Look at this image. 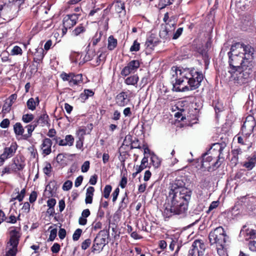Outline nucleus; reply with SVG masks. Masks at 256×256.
Returning <instances> with one entry per match:
<instances>
[{"label": "nucleus", "mask_w": 256, "mask_h": 256, "mask_svg": "<svg viewBox=\"0 0 256 256\" xmlns=\"http://www.w3.org/2000/svg\"><path fill=\"white\" fill-rule=\"evenodd\" d=\"M183 186L181 180H176L172 185L167 197V203L164 205V216L170 218L174 214H182L187 211L192 191Z\"/></svg>", "instance_id": "nucleus-1"}, {"label": "nucleus", "mask_w": 256, "mask_h": 256, "mask_svg": "<svg viewBox=\"0 0 256 256\" xmlns=\"http://www.w3.org/2000/svg\"><path fill=\"white\" fill-rule=\"evenodd\" d=\"M172 76L175 80L173 90L176 92H186L198 88L204 80V75L194 68L180 69L178 67L172 68Z\"/></svg>", "instance_id": "nucleus-2"}, {"label": "nucleus", "mask_w": 256, "mask_h": 256, "mask_svg": "<svg viewBox=\"0 0 256 256\" xmlns=\"http://www.w3.org/2000/svg\"><path fill=\"white\" fill-rule=\"evenodd\" d=\"M228 238L226 231L222 226H218L210 232L208 240L210 246L216 247L218 254L220 256L226 254V242Z\"/></svg>", "instance_id": "nucleus-3"}, {"label": "nucleus", "mask_w": 256, "mask_h": 256, "mask_svg": "<svg viewBox=\"0 0 256 256\" xmlns=\"http://www.w3.org/2000/svg\"><path fill=\"white\" fill-rule=\"evenodd\" d=\"M240 45L232 44L230 51L228 52L229 70L230 74L235 73L245 67H250L248 61H246L242 52H240L238 49L240 48Z\"/></svg>", "instance_id": "nucleus-4"}, {"label": "nucleus", "mask_w": 256, "mask_h": 256, "mask_svg": "<svg viewBox=\"0 0 256 256\" xmlns=\"http://www.w3.org/2000/svg\"><path fill=\"white\" fill-rule=\"evenodd\" d=\"M252 67H245L240 70H237L235 73L230 74L234 82L242 86L248 82L250 74L252 72Z\"/></svg>", "instance_id": "nucleus-5"}, {"label": "nucleus", "mask_w": 256, "mask_h": 256, "mask_svg": "<svg viewBox=\"0 0 256 256\" xmlns=\"http://www.w3.org/2000/svg\"><path fill=\"white\" fill-rule=\"evenodd\" d=\"M10 240L7 243V248L8 250L6 256H16L20 235L18 231L14 228L10 232Z\"/></svg>", "instance_id": "nucleus-6"}, {"label": "nucleus", "mask_w": 256, "mask_h": 256, "mask_svg": "<svg viewBox=\"0 0 256 256\" xmlns=\"http://www.w3.org/2000/svg\"><path fill=\"white\" fill-rule=\"evenodd\" d=\"M109 237V232L108 230H103L99 232L96 236L94 240V244L92 247V252L99 250L98 248L99 246L102 245V248L108 242L106 240Z\"/></svg>", "instance_id": "nucleus-7"}, {"label": "nucleus", "mask_w": 256, "mask_h": 256, "mask_svg": "<svg viewBox=\"0 0 256 256\" xmlns=\"http://www.w3.org/2000/svg\"><path fill=\"white\" fill-rule=\"evenodd\" d=\"M235 45L239 44L240 52H242L244 54V58L246 61H248L250 67H252V62L254 58V49L249 44H244L236 42L234 44Z\"/></svg>", "instance_id": "nucleus-8"}, {"label": "nucleus", "mask_w": 256, "mask_h": 256, "mask_svg": "<svg viewBox=\"0 0 256 256\" xmlns=\"http://www.w3.org/2000/svg\"><path fill=\"white\" fill-rule=\"evenodd\" d=\"M226 146V144L224 142L222 143H215L212 144L209 152H211L214 150H218V159L217 160L212 164L213 170H216L221 165L222 162L220 160L221 158H224L222 155V152Z\"/></svg>", "instance_id": "nucleus-9"}, {"label": "nucleus", "mask_w": 256, "mask_h": 256, "mask_svg": "<svg viewBox=\"0 0 256 256\" xmlns=\"http://www.w3.org/2000/svg\"><path fill=\"white\" fill-rule=\"evenodd\" d=\"M206 246L202 240H195L188 251V256H202Z\"/></svg>", "instance_id": "nucleus-10"}, {"label": "nucleus", "mask_w": 256, "mask_h": 256, "mask_svg": "<svg viewBox=\"0 0 256 256\" xmlns=\"http://www.w3.org/2000/svg\"><path fill=\"white\" fill-rule=\"evenodd\" d=\"M80 14H72L66 16L63 19V26L70 29L77 22Z\"/></svg>", "instance_id": "nucleus-11"}, {"label": "nucleus", "mask_w": 256, "mask_h": 256, "mask_svg": "<svg viewBox=\"0 0 256 256\" xmlns=\"http://www.w3.org/2000/svg\"><path fill=\"white\" fill-rule=\"evenodd\" d=\"M256 126V122L252 116H248L244 122L242 130L243 132H247V133L251 134L254 130Z\"/></svg>", "instance_id": "nucleus-12"}, {"label": "nucleus", "mask_w": 256, "mask_h": 256, "mask_svg": "<svg viewBox=\"0 0 256 256\" xmlns=\"http://www.w3.org/2000/svg\"><path fill=\"white\" fill-rule=\"evenodd\" d=\"M130 101V99L126 92H122L116 97V104L119 106L124 107L126 106Z\"/></svg>", "instance_id": "nucleus-13"}, {"label": "nucleus", "mask_w": 256, "mask_h": 256, "mask_svg": "<svg viewBox=\"0 0 256 256\" xmlns=\"http://www.w3.org/2000/svg\"><path fill=\"white\" fill-rule=\"evenodd\" d=\"M211 154L210 152H206L202 156V160L201 162L202 166L204 168H208V171L213 170V166H210V162L212 161L213 160V157L212 156H210L209 154Z\"/></svg>", "instance_id": "nucleus-14"}, {"label": "nucleus", "mask_w": 256, "mask_h": 256, "mask_svg": "<svg viewBox=\"0 0 256 256\" xmlns=\"http://www.w3.org/2000/svg\"><path fill=\"white\" fill-rule=\"evenodd\" d=\"M18 148V145L16 142H12L10 146L6 147L3 153L1 154L4 158L6 160L12 157L15 154Z\"/></svg>", "instance_id": "nucleus-15"}, {"label": "nucleus", "mask_w": 256, "mask_h": 256, "mask_svg": "<svg viewBox=\"0 0 256 256\" xmlns=\"http://www.w3.org/2000/svg\"><path fill=\"white\" fill-rule=\"evenodd\" d=\"M52 140L48 138H45L41 145V148L42 150V153L46 155H48L50 154L52 152Z\"/></svg>", "instance_id": "nucleus-16"}, {"label": "nucleus", "mask_w": 256, "mask_h": 256, "mask_svg": "<svg viewBox=\"0 0 256 256\" xmlns=\"http://www.w3.org/2000/svg\"><path fill=\"white\" fill-rule=\"evenodd\" d=\"M255 234V231L254 230L246 228V226H244L240 232V236L244 237L246 240H248L254 237Z\"/></svg>", "instance_id": "nucleus-17"}, {"label": "nucleus", "mask_w": 256, "mask_h": 256, "mask_svg": "<svg viewBox=\"0 0 256 256\" xmlns=\"http://www.w3.org/2000/svg\"><path fill=\"white\" fill-rule=\"evenodd\" d=\"M14 162L12 164L11 166L15 169L14 172L18 170H22L25 166L24 162L22 158H14Z\"/></svg>", "instance_id": "nucleus-18"}, {"label": "nucleus", "mask_w": 256, "mask_h": 256, "mask_svg": "<svg viewBox=\"0 0 256 256\" xmlns=\"http://www.w3.org/2000/svg\"><path fill=\"white\" fill-rule=\"evenodd\" d=\"M74 138L70 134L66 135L64 139L60 140L59 146H72L74 142Z\"/></svg>", "instance_id": "nucleus-19"}, {"label": "nucleus", "mask_w": 256, "mask_h": 256, "mask_svg": "<svg viewBox=\"0 0 256 256\" xmlns=\"http://www.w3.org/2000/svg\"><path fill=\"white\" fill-rule=\"evenodd\" d=\"M94 192V188L93 186H89L86 192L85 202L86 204H91L92 202V198Z\"/></svg>", "instance_id": "nucleus-20"}, {"label": "nucleus", "mask_w": 256, "mask_h": 256, "mask_svg": "<svg viewBox=\"0 0 256 256\" xmlns=\"http://www.w3.org/2000/svg\"><path fill=\"white\" fill-rule=\"evenodd\" d=\"M158 43V41L152 36H150L148 38L145 46L146 48L150 50H152L155 46H156Z\"/></svg>", "instance_id": "nucleus-21"}, {"label": "nucleus", "mask_w": 256, "mask_h": 256, "mask_svg": "<svg viewBox=\"0 0 256 256\" xmlns=\"http://www.w3.org/2000/svg\"><path fill=\"white\" fill-rule=\"evenodd\" d=\"M48 115L46 114H43L39 117L36 124H37V125L40 124L42 126H50V124L48 122Z\"/></svg>", "instance_id": "nucleus-22"}, {"label": "nucleus", "mask_w": 256, "mask_h": 256, "mask_svg": "<svg viewBox=\"0 0 256 256\" xmlns=\"http://www.w3.org/2000/svg\"><path fill=\"white\" fill-rule=\"evenodd\" d=\"M128 140L130 142V148L131 149L133 148H138L140 149L141 146L139 144V140L138 139L135 138L134 140H132V136L130 135H128L126 136L124 142H126V140Z\"/></svg>", "instance_id": "nucleus-23"}, {"label": "nucleus", "mask_w": 256, "mask_h": 256, "mask_svg": "<svg viewBox=\"0 0 256 256\" xmlns=\"http://www.w3.org/2000/svg\"><path fill=\"white\" fill-rule=\"evenodd\" d=\"M14 130L18 136H22L24 132V128L20 122H16L14 125Z\"/></svg>", "instance_id": "nucleus-24"}, {"label": "nucleus", "mask_w": 256, "mask_h": 256, "mask_svg": "<svg viewBox=\"0 0 256 256\" xmlns=\"http://www.w3.org/2000/svg\"><path fill=\"white\" fill-rule=\"evenodd\" d=\"M138 80V77L137 75H133L127 78L125 80V83L128 85L135 86Z\"/></svg>", "instance_id": "nucleus-25"}, {"label": "nucleus", "mask_w": 256, "mask_h": 256, "mask_svg": "<svg viewBox=\"0 0 256 256\" xmlns=\"http://www.w3.org/2000/svg\"><path fill=\"white\" fill-rule=\"evenodd\" d=\"M117 46V40L114 38L112 36H110L108 38V48L109 50H113Z\"/></svg>", "instance_id": "nucleus-26"}, {"label": "nucleus", "mask_w": 256, "mask_h": 256, "mask_svg": "<svg viewBox=\"0 0 256 256\" xmlns=\"http://www.w3.org/2000/svg\"><path fill=\"white\" fill-rule=\"evenodd\" d=\"M115 10L118 13H120L122 10L125 12L124 4L120 1H116L114 3Z\"/></svg>", "instance_id": "nucleus-27"}, {"label": "nucleus", "mask_w": 256, "mask_h": 256, "mask_svg": "<svg viewBox=\"0 0 256 256\" xmlns=\"http://www.w3.org/2000/svg\"><path fill=\"white\" fill-rule=\"evenodd\" d=\"M127 66L132 72L136 71L139 68L140 62L138 60H132L128 64Z\"/></svg>", "instance_id": "nucleus-28"}, {"label": "nucleus", "mask_w": 256, "mask_h": 256, "mask_svg": "<svg viewBox=\"0 0 256 256\" xmlns=\"http://www.w3.org/2000/svg\"><path fill=\"white\" fill-rule=\"evenodd\" d=\"M128 202V192H126L124 196L122 198L121 202L119 204V210H122L126 208L127 206V204Z\"/></svg>", "instance_id": "nucleus-29"}, {"label": "nucleus", "mask_w": 256, "mask_h": 256, "mask_svg": "<svg viewBox=\"0 0 256 256\" xmlns=\"http://www.w3.org/2000/svg\"><path fill=\"white\" fill-rule=\"evenodd\" d=\"M86 31V28L83 24H79L74 30H72V34L74 36H78Z\"/></svg>", "instance_id": "nucleus-30"}, {"label": "nucleus", "mask_w": 256, "mask_h": 256, "mask_svg": "<svg viewBox=\"0 0 256 256\" xmlns=\"http://www.w3.org/2000/svg\"><path fill=\"white\" fill-rule=\"evenodd\" d=\"M12 105L10 102H8V100H6L2 110V117H4L6 114L9 112L11 110Z\"/></svg>", "instance_id": "nucleus-31"}, {"label": "nucleus", "mask_w": 256, "mask_h": 256, "mask_svg": "<svg viewBox=\"0 0 256 256\" xmlns=\"http://www.w3.org/2000/svg\"><path fill=\"white\" fill-rule=\"evenodd\" d=\"M256 156L250 158L248 162H246L244 166L248 170H252L255 166Z\"/></svg>", "instance_id": "nucleus-32"}, {"label": "nucleus", "mask_w": 256, "mask_h": 256, "mask_svg": "<svg viewBox=\"0 0 256 256\" xmlns=\"http://www.w3.org/2000/svg\"><path fill=\"white\" fill-rule=\"evenodd\" d=\"M150 159L151 162L155 168H158L160 166V160L156 155L154 154H152Z\"/></svg>", "instance_id": "nucleus-33"}, {"label": "nucleus", "mask_w": 256, "mask_h": 256, "mask_svg": "<svg viewBox=\"0 0 256 256\" xmlns=\"http://www.w3.org/2000/svg\"><path fill=\"white\" fill-rule=\"evenodd\" d=\"M26 105L28 108L32 110H34L36 108V106H37L35 102L34 99L32 98L28 99V100L27 101Z\"/></svg>", "instance_id": "nucleus-34"}, {"label": "nucleus", "mask_w": 256, "mask_h": 256, "mask_svg": "<svg viewBox=\"0 0 256 256\" xmlns=\"http://www.w3.org/2000/svg\"><path fill=\"white\" fill-rule=\"evenodd\" d=\"M94 94V92L92 90H85L83 93L80 94V98L84 100H87L88 97L92 96Z\"/></svg>", "instance_id": "nucleus-35"}, {"label": "nucleus", "mask_w": 256, "mask_h": 256, "mask_svg": "<svg viewBox=\"0 0 256 256\" xmlns=\"http://www.w3.org/2000/svg\"><path fill=\"white\" fill-rule=\"evenodd\" d=\"M37 124H28L26 128H28V134H24V136L25 138H28L32 136V132L34 130V128L36 127Z\"/></svg>", "instance_id": "nucleus-36"}, {"label": "nucleus", "mask_w": 256, "mask_h": 256, "mask_svg": "<svg viewBox=\"0 0 256 256\" xmlns=\"http://www.w3.org/2000/svg\"><path fill=\"white\" fill-rule=\"evenodd\" d=\"M112 187L110 185H106L104 189L102 192L103 196L106 198H108L110 197V194L112 192Z\"/></svg>", "instance_id": "nucleus-37"}, {"label": "nucleus", "mask_w": 256, "mask_h": 256, "mask_svg": "<svg viewBox=\"0 0 256 256\" xmlns=\"http://www.w3.org/2000/svg\"><path fill=\"white\" fill-rule=\"evenodd\" d=\"M52 170V166L50 162H46L44 167L43 168V172L46 176H50Z\"/></svg>", "instance_id": "nucleus-38"}, {"label": "nucleus", "mask_w": 256, "mask_h": 256, "mask_svg": "<svg viewBox=\"0 0 256 256\" xmlns=\"http://www.w3.org/2000/svg\"><path fill=\"white\" fill-rule=\"evenodd\" d=\"M73 76V73L66 74L64 72H62L60 77L64 81H68V82L70 80V78Z\"/></svg>", "instance_id": "nucleus-39"}, {"label": "nucleus", "mask_w": 256, "mask_h": 256, "mask_svg": "<svg viewBox=\"0 0 256 256\" xmlns=\"http://www.w3.org/2000/svg\"><path fill=\"white\" fill-rule=\"evenodd\" d=\"M102 36V33L100 32L98 34L96 33L92 40V44L94 46H96L100 41Z\"/></svg>", "instance_id": "nucleus-40"}, {"label": "nucleus", "mask_w": 256, "mask_h": 256, "mask_svg": "<svg viewBox=\"0 0 256 256\" xmlns=\"http://www.w3.org/2000/svg\"><path fill=\"white\" fill-rule=\"evenodd\" d=\"M34 116L32 114H26L22 116V120L26 123H28L33 120Z\"/></svg>", "instance_id": "nucleus-41"}, {"label": "nucleus", "mask_w": 256, "mask_h": 256, "mask_svg": "<svg viewBox=\"0 0 256 256\" xmlns=\"http://www.w3.org/2000/svg\"><path fill=\"white\" fill-rule=\"evenodd\" d=\"M82 230L81 229H80V228L76 229L72 235L73 240L74 241L78 240L80 238L82 234Z\"/></svg>", "instance_id": "nucleus-42"}, {"label": "nucleus", "mask_w": 256, "mask_h": 256, "mask_svg": "<svg viewBox=\"0 0 256 256\" xmlns=\"http://www.w3.org/2000/svg\"><path fill=\"white\" fill-rule=\"evenodd\" d=\"M169 30L165 27L160 32V36L162 38L166 39L168 37Z\"/></svg>", "instance_id": "nucleus-43"}, {"label": "nucleus", "mask_w": 256, "mask_h": 256, "mask_svg": "<svg viewBox=\"0 0 256 256\" xmlns=\"http://www.w3.org/2000/svg\"><path fill=\"white\" fill-rule=\"evenodd\" d=\"M15 169L12 168L11 166H6L2 172V176H3L5 174H11L14 172Z\"/></svg>", "instance_id": "nucleus-44"}, {"label": "nucleus", "mask_w": 256, "mask_h": 256, "mask_svg": "<svg viewBox=\"0 0 256 256\" xmlns=\"http://www.w3.org/2000/svg\"><path fill=\"white\" fill-rule=\"evenodd\" d=\"M140 44L136 40H134L132 45L130 48V52H138L140 50Z\"/></svg>", "instance_id": "nucleus-45"}, {"label": "nucleus", "mask_w": 256, "mask_h": 256, "mask_svg": "<svg viewBox=\"0 0 256 256\" xmlns=\"http://www.w3.org/2000/svg\"><path fill=\"white\" fill-rule=\"evenodd\" d=\"M26 194V190L25 188H23L21 190L20 194H18V196L14 198V200H18L19 202H21L22 200L24 198V197Z\"/></svg>", "instance_id": "nucleus-46"}, {"label": "nucleus", "mask_w": 256, "mask_h": 256, "mask_svg": "<svg viewBox=\"0 0 256 256\" xmlns=\"http://www.w3.org/2000/svg\"><path fill=\"white\" fill-rule=\"evenodd\" d=\"M57 230L56 228L52 229L50 232V234L48 239V241H53L56 236Z\"/></svg>", "instance_id": "nucleus-47"}, {"label": "nucleus", "mask_w": 256, "mask_h": 256, "mask_svg": "<svg viewBox=\"0 0 256 256\" xmlns=\"http://www.w3.org/2000/svg\"><path fill=\"white\" fill-rule=\"evenodd\" d=\"M72 186V182L70 180L66 181L62 186V189L64 190H70Z\"/></svg>", "instance_id": "nucleus-48"}, {"label": "nucleus", "mask_w": 256, "mask_h": 256, "mask_svg": "<svg viewBox=\"0 0 256 256\" xmlns=\"http://www.w3.org/2000/svg\"><path fill=\"white\" fill-rule=\"evenodd\" d=\"M171 4H172V2L170 0H160L159 6H161L160 8L162 9Z\"/></svg>", "instance_id": "nucleus-49"}, {"label": "nucleus", "mask_w": 256, "mask_h": 256, "mask_svg": "<svg viewBox=\"0 0 256 256\" xmlns=\"http://www.w3.org/2000/svg\"><path fill=\"white\" fill-rule=\"evenodd\" d=\"M10 124V120L8 118H4L0 123V126L2 128H6L9 126Z\"/></svg>", "instance_id": "nucleus-50"}, {"label": "nucleus", "mask_w": 256, "mask_h": 256, "mask_svg": "<svg viewBox=\"0 0 256 256\" xmlns=\"http://www.w3.org/2000/svg\"><path fill=\"white\" fill-rule=\"evenodd\" d=\"M12 54V55H16L19 54H22V50L21 48L18 46H14L11 52Z\"/></svg>", "instance_id": "nucleus-51"}, {"label": "nucleus", "mask_w": 256, "mask_h": 256, "mask_svg": "<svg viewBox=\"0 0 256 256\" xmlns=\"http://www.w3.org/2000/svg\"><path fill=\"white\" fill-rule=\"evenodd\" d=\"M91 244V240L90 238L86 240L82 244V248L84 250L87 249Z\"/></svg>", "instance_id": "nucleus-52"}, {"label": "nucleus", "mask_w": 256, "mask_h": 256, "mask_svg": "<svg viewBox=\"0 0 256 256\" xmlns=\"http://www.w3.org/2000/svg\"><path fill=\"white\" fill-rule=\"evenodd\" d=\"M119 193H120V188H116L112 194V200L113 202H115L116 201V200L119 194Z\"/></svg>", "instance_id": "nucleus-53"}, {"label": "nucleus", "mask_w": 256, "mask_h": 256, "mask_svg": "<svg viewBox=\"0 0 256 256\" xmlns=\"http://www.w3.org/2000/svg\"><path fill=\"white\" fill-rule=\"evenodd\" d=\"M132 72L130 68L126 66L122 70L120 74L122 76H126Z\"/></svg>", "instance_id": "nucleus-54"}, {"label": "nucleus", "mask_w": 256, "mask_h": 256, "mask_svg": "<svg viewBox=\"0 0 256 256\" xmlns=\"http://www.w3.org/2000/svg\"><path fill=\"white\" fill-rule=\"evenodd\" d=\"M89 168L90 162L89 161H86L82 166V172H86L88 171Z\"/></svg>", "instance_id": "nucleus-55"}, {"label": "nucleus", "mask_w": 256, "mask_h": 256, "mask_svg": "<svg viewBox=\"0 0 256 256\" xmlns=\"http://www.w3.org/2000/svg\"><path fill=\"white\" fill-rule=\"evenodd\" d=\"M248 246L250 250L256 252V240H250L248 243Z\"/></svg>", "instance_id": "nucleus-56"}, {"label": "nucleus", "mask_w": 256, "mask_h": 256, "mask_svg": "<svg viewBox=\"0 0 256 256\" xmlns=\"http://www.w3.org/2000/svg\"><path fill=\"white\" fill-rule=\"evenodd\" d=\"M60 250V245L58 243H54L51 248V250L53 253H58Z\"/></svg>", "instance_id": "nucleus-57"}, {"label": "nucleus", "mask_w": 256, "mask_h": 256, "mask_svg": "<svg viewBox=\"0 0 256 256\" xmlns=\"http://www.w3.org/2000/svg\"><path fill=\"white\" fill-rule=\"evenodd\" d=\"M182 31H183V28H178L176 30V32L174 34L172 38L174 39V40L177 39L182 34Z\"/></svg>", "instance_id": "nucleus-58"}, {"label": "nucleus", "mask_w": 256, "mask_h": 256, "mask_svg": "<svg viewBox=\"0 0 256 256\" xmlns=\"http://www.w3.org/2000/svg\"><path fill=\"white\" fill-rule=\"evenodd\" d=\"M37 194L35 191H33L30 194L29 198V200L30 202L32 203L34 202L36 200Z\"/></svg>", "instance_id": "nucleus-59"}, {"label": "nucleus", "mask_w": 256, "mask_h": 256, "mask_svg": "<svg viewBox=\"0 0 256 256\" xmlns=\"http://www.w3.org/2000/svg\"><path fill=\"white\" fill-rule=\"evenodd\" d=\"M83 180V176H78L74 182V186L76 187H78L82 183Z\"/></svg>", "instance_id": "nucleus-60"}, {"label": "nucleus", "mask_w": 256, "mask_h": 256, "mask_svg": "<svg viewBox=\"0 0 256 256\" xmlns=\"http://www.w3.org/2000/svg\"><path fill=\"white\" fill-rule=\"evenodd\" d=\"M66 236V230L64 228H60L58 232V236L60 239H64Z\"/></svg>", "instance_id": "nucleus-61"}, {"label": "nucleus", "mask_w": 256, "mask_h": 256, "mask_svg": "<svg viewBox=\"0 0 256 256\" xmlns=\"http://www.w3.org/2000/svg\"><path fill=\"white\" fill-rule=\"evenodd\" d=\"M126 184L127 178L126 176H124L122 177L119 185L122 188H124L126 187Z\"/></svg>", "instance_id": "nucleus-62"}, {"label": "nucleus", "mask_w": 256, "mask_h": 256, "mask_svg": "<svg viewBox=\"0 0 256 256\" xmlns=\"http://www.w3.org/2000/svg\"><path fill=\"white\" fill-rule=\"evenodd\" d=\"M56 204V200L54 198H50L47 201V205L48 207L54 208Z\"/></svg>", "instance_id": "nucleus-63"}, {"label": "nucleus", "mask_w": 256, "mask_h": 256, "mask_svg": "<svg viewBox=\"0 0 256 256\" xmlns=\"http://www.w3.org/2000/svg\"><path fill=\"white\" fill-rule=\"evenodd\" d=\"M30 209V204L28 202H26L24 204L22 208V210L24 212L28 213L29 212Z\"/></svg>", "instance_id": "nucleus-64"}]
</instances>
